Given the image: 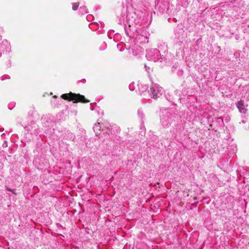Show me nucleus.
<instances>
[{
    "label": "nucleus",
    "mask_w": 249,
    "mask_h": 249,
    "mask_svg": "<svg viewBox=\"0 0 249 249\" xmlns=\"http://www.w3.org/2000/svg\"><path fill=\"white\" fill-rule=\"evenodd\" d=\"M61 98L65 100L68 101H72L74 103H87L89 102V101L85 97L84 95L80 94H76L70 92L69 93L63 94L61 96Z\"/></svg>",
    "instance_id": "obj_1"
},
{
    "label": "nucleus",
    "mask_w": 249,
    "mask_h": 249,
    "mask_svg": "<svg viewBox=\"0 0 249 249\" xmlns=\"http://www.w3.org/2000/svg\"><path fill=\"white\" fill-rule=\"evenodd\" d=\"M236 107L239 109V111L241 113H245L246 112V109L245 108V107L244 106V102L242 100L236 103Z\"/></svg>",
    "instance_id": "obj_2"
},
{
    "label": "nucleus",
    "mask_w": 249,
    "mask_h": 249,
    "mask_svg": "<svg viewBox=\"0 0 249 249\" xmlns=\"http://www.w3.org/2000/svg\"><path fill=\"white\" fill-rule=\"evenodd\" d=\"M79 6V2H75L72 5V10L74 11L76 10L78 7Z\"/></svg>",
    "instance_id": "obj_3"
},
{
    "label": "nucleus",
    "mask_w": 249,
    "mask_h": 249,
    "mask_svg": "<svg viewBox=\"0 0 249 249\" xmlns=\"http://www.w3.org/2000/svg\"><path fill=\"white\" fill-rule=\"evenodd\" d=\"M151 92H152V94H153V98H154L155 94H154V92L155 90H154V89H151Z\"/></svg>",
    "instance_id": "obj_4"
},
{
    "label": "nucleus",
    "mask_w": 249,
    "mask_h": 249,
    "mask_svg": "<svg viewBox=\"0 0 249 249\" xmlns=\"http://www.w3.org/2000/svg\"><path fill=\"white\" fill-rule=\"evenodd\" d=\"M7 190H8V191H10V192H12V193H14V192H13V190H12V189H9V188H7Z\"/></svg>",
    "instance_id": "obj_5"
},
{
    "label": "nucleus",
    "mask_w": 249,
    "mask_h": 249,
    "mask_svg": "<svg viewBox=\"0 0 249 249\" xmlns=\"http://www.w3.org/2000/svg\"><path fill=\"white\" fill-rule=\"evenodd\" d=\"M53 97H54V98H56V97H57V96H56V95H55V96H53Z\"/></svg>",
    "instance_id": "obj_6"
}]
</instances>
